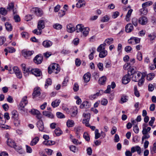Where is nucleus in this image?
<instances>
[{
    "instance_id": "nucleus-32",
    "label": "nucleus",
    "mask_w": 156,
    "mask_h": 156,
    "mask_svg": "<svg viewBox=\"0 0 156 156\" xmlns=\"http://www.w3.org/2000/svg\"><path fill=\"white\" fill-rule=\"evenodd\" d=\"M39 140V138L38 137H36L34 138L30 142V145L31 146L35 145Z\"/></svg>"
},
{
    "instance_id": "nucleus-53",
    "label": "nucleus",
    "mask_w": 156,
    "mask_h": 156,
    "mask_svg": "<svg viewBox=\"0 0 156 156\" xmlns=\"http://www.w3.org/2000/svg\"><path fill=\"white\" fill-rule=\"evenodd\" d=\"M14 123L16 126H18L20 125V121L19 118L14 119Z\"/></svg>"
},
{
    "instance_id": "nucleus-55",
    "label": "nucleus",
    "mask_w": 156,
    "mask_h": 156,
    "mask_svg": "<svg viewBox=\"0 0 156 156\" xmlns=\"http://www.w3.org/2000/svg\"><path fill=\"white\" fill-rule=\"evenodd\" d=\"M134 94L135 95L136 97H139L140 96V93L137 90V87L136 86H135L134 87Z\"/></svg>"
},
{
    "instance_id": "nucleus-16",
    "label": "nucleus",
    "mask_w": 156,
    "mask_h": 156,
    "mask_svg": "<svg viewBox=\"0 0 156 156\" xmlns=\"http://www.w3.org/2000/svg\"><path fill=\"white\" fill-rule=\"evenodd\" d=\"M67 31L69 33H72L75 31L74 26L71 24H69L67 26Z\"/></svg>"
},
{
    "instance_id": "nucleus-42",
    "label": "nucleus",
    "mask_w": 156,
    "mask_h": 156,
    "mask_svg": "<svg viewBox=\"0 0 156 156\" xmlns=\"http://www.w3.org/2000/svg\"><path fill=\"white\" fill-rule=\"evenodd\" d=\"M12 118L14 119L18 118V114L16 110H13L12 112Z\"/></svg>"
},
{
    "instance_id": "nucleus-20",
    "label": "nucleus",
    "mask_w": 156,
    "mask_h": 156,
    "mask_svg": "<svg viewBox=\"0 0 156 156\" xmlns=\"http://www.w3.org/2000/svg\"><path fill=\"white\" fill-rule=\"evenodd\" d=\"M89 29L88 27H84L81 32L82 33V36L86 37L89 34Z\"/></svg>"
},
{
    "instance_id": "nucleus-14",
    "label": "nucleus",
    "mask_w": 156,
    "mask_h": 156,
    "mask_svg": "<svg viewBox=\"0 0 156 156\" xmlns=\"http://www.w3.org/2000/svg\"><path fill=\"white\" fill-rule=\"evenodd\" d=\"M43 60V57L37 55L34 58V61L35 63L37 64L41 63Z\"/></svg>"
},
{
    "instance_id": "nucleus-19",
    "label": "nucleus",
    "mask_w": 156,
    "mask_h": 156,
    "mask_svg": "<svg viewBox=\"0 0 156 156\" xmlns=\"http://www.w3.org/2000/svg\"><path fill=\"white\" fill-rule=\"evenodd\" d=\"M90 107V105L89 102L87 101L83 102L81 105L80 106V108H89Z\"/></svg>"
},
{
    "instance_id": "nucleus-31",
    "label": "nucleus",
    "mask_w": 156,
    "mask_h": 156,
    "mask_svg": "<svg viewBox=\"0 0 156 156\" xmlns=\"http://www.w3.org/2000/svg\"><path fill=\"white\" fill-rule=\"evenodd\" d=\"M74 122L73 120L68 119L66 122V125L68 127H71L74 126Z\"/></svg>"
},
{
    "instance_id": "nucleus-47",
    "label": "nucleus",
    "mask_w": 156,
    "mask_h": 156,
    "mask_svg": "<svg viewBox=\"0 0 156 156\" xmlns=\"http://www.w3.org/2000/svg\"><path fill=\"white\" fill-rule=\"evenodd\" d=\"M14 7V5L13 3L12 2L10 3L9 4L7 9L8 11H10L11 10H12L13 9Z\"/></svg>"
},
{
    "instance_id": "nucleus-50",
    "label": "nucleus",
    "mask_w": 156,
    "mask_h": 156,
    "mask_svg": "<svg viewBox=\"0 0 156 156\" xmlns=\"http://www.w3.org/2000/svg\"><path fill=\"white\" fill-rule=\"evenodd\" d=\"M29 112L32 114L34 115L39 113V111L38 110L34 109H32Z\"/></svg>"
},
{
    "instance_id": "nucleus-15",
    "label": "nucleus",
    "mask_w": 156,
    "mask_h": 156,
    "mask_svg": "<svg viewBox=\"0 0 156 156\" xmlns=\"http://www.w3.org/2000/svg\"><path fill=\"white\" fill-rule=\"evenodd\" d=\"M146 74L145 73H143L141 78L137 81H138V85L139 86H141L144 83V78L146 76Z\"/></svg>"
},
{
    "instance_id": "nucleus-8",
    "label": "nucleus",
    "mask_w": 156,
    "mask_h": 156,
    "mask_svg": "<svg viewBox=\"0 0 156 156\" xmlns=\"http://www.w3.org/2000/svg\"><path fill=\"white\" fill-rule=\"evenodd\" d=\"M142 73L139 72L137 71L136 73L132 75V80L134 82H137L139 80V77L140 76Z\"/></svg>"
},
{
    "instance_id": "nucleus-54",
    "label": "nucleus",
    "mask_w": 156,
    "mask_h": 156,
    "mask_svg": "<svg viewBox=\"0 0 156 156\" xmlns=\"http://www.w3.org/2000/svg\"><path fill=\"white\" fill-rule=\"evenodd\" d=\"M148 37L149 38V39L151 41H152L154 40L156 37V34L154 33H152L148 35Z\"/></svg>"
},
{
    "instance_id": "nucleus-35",
    "label": "nucleus",
    "mask_w": 156,
    "mask_h": 156,
    "mask_svg": "<svg viewBox=\"0 0 156 156\" xmlns=\"http://www.w3.org/2000/svg\"><path fill=\"white\" fill-rule=\"evenodd\" d=\"M6 29L8 31H11L12 30V26L9 22H6L5 24Z\"/></svg>"
},
{
    "instance_id": "nucleus-10",
    "label": "nucleus",
    "mask_w": 156,
    "mask_h": 156,
    "mask_svg": "<svg viewBox=\"0 0 156 156\" xmlns=\"http://www.w3.org/2000/svg\"><path fill=\"white\" fill-rule=\"evenodd\" d=\"M32 11L37 16H41L43 14L42 11L38 8H33Z\"/></svg>"
},
{
    "instance_id": "nucleus-61",
    "label": "nucleus",
    "mask_w": 156,
    "mask_h": 156,
    "mask_svg": "<svg viewBox=\"0 0 156 156\" xmlns=\"http://www.w3.org/2000/svg\"><path fill=\"white\" fill-rule=\"evenodd\" d=\"M132 50V47L130 46H126L125 48V51L127 53L130 52Z\"/></svg>"
},
{
    "instance_id": "nucleus-49",
    "label": "nucleus",
    "mask_w": 156,
    "mask_h": 156,
    "mask_svg": "<svg viewBox=\"0 0 156 156\" xmlns=\"http://www.w3.org/2000/svg\"><path fill=\"white\" fill-rule=\"evenodd\" d=\"M113 40V39L112 38H108L105 40L104 43H105L106 44L107 43L109 45L112 43Z\"/></svg>"
},
{
    "instance_id": "nucleus-18",
    "label": "nucleus",
    "mask_w": 156,
    "mask_h": 156,
    "mask_svg": "<svg viewBox=\"0 0 156 156\" xmlns=\"http://www.w3.org/2000/svg\"><path fill=\"white\" fill-rule=\"evenodd\" d=\"M133 27L130 23L128 24L125 27V30L126 32L129 33L131 32L133 29Z\"/></svg>"
},
{
    "instance_id": "nucleus-6",
    "label": "nucleus",
    "mask_w": 156,
    "mask_h": 156,
    "mask_svg": "<svg viewBox=\"0 0 156 156\" xmlns=\"http://www.w3.org/2000/svg\"><path fill=\"white\" fill-rule=\"evenodd\" d=\"M30 74H34L36 76H40L41 75V72L37 69H33L30 70Z\"/></svg>"
},
{
    "instance_id": "nucleus-39",
    "label": "nucleus",
    "mask_w": 156,
    "mask_h": 156,
    "mask_svg": "<svg viewBox=\"0 0 156 156\" xmlns=\"http://www.w3.org/2000/svg\"><path fill=\"white\" fill-rule=\"evenodd\" d=\"M152 4L153 2L151 1H149L148 2H147L143 3L142 4V7L143 8H146V7L152 5Z\"/></svg>"
},
{
    "instance_id": "nucleus-59",
    "label": "nucleus",
    "mask_w": 156,
    "mask_h": 156,
    "mask_svg": "<svg viewBox=\"0 0 156 156\" xmlns=\"http://www.w3.org/2000/svg\"><path fill=\"white\" fill-rule=\"evenodd\" d=\"M121 100L122 102V103L126 102L128 100L127 97L124 95L122 96L121 98Z\"/></svg>"
},
{
    "instance_id": "nucleus-34",
    "label": "nucleus",
    "mask_w": 156,
    "mask_h": 156,
    "mask_svg": "<svg viewBox=\"0 0 156 156\" xmlns=\"http://www.w3.org/2000/svg\"><path fill=\"white\" fill-rule=\"evenodd\" d=\"M5 51H8L9 53H12L16 51L15 49L12 47H8L4 49Z\"/></svg>"
},
{
    "instance_id": "nucleus-52",
    "label": "nucleus",
    "mask_w": 156,
    "mask_h": 156,
    "mask_svg": "<svg viewBox=\"0 0 156 156\" xmlns=\"http://www.w3.org/2000/svg\"><path fill=\"white\" fill-rule=\"evenodd\" d=\"M56 116L58 118L60 119L64 118L65 116L62 113L58 112L56 113Z\"/></svg>"
},
{
    "instance_id": "nucleus-1",
    "label": "nucleus",
    "mask_w": 156,
    "mask_h": 156,
    "mask_svg": "<svg viewBox=\"0 0 156 156\" xmlns=\"http://www.w3.org/2000/svg\"><path fill=\"white\" fill-rule=\"evenodd\" d=\"M59 65L57 64L54 63L51 64L48 67V71L49 74H51L52 72L56 74L58 73L60 71Z\"/></svg>"
},
{
    "instance_id": "nucleus-43",
    "label": "nucleus",
    "mask_w": 156,
    "mask_h": 156,
    "mask_svg": "<svg viewBox=\"0 0 156 156\" xmlns=\"http://www.w3.org/2000/svg\"><path fill=\"white\" fill-rule=\"evenodd\" d=\"M23 73H24L25 76H27L29 74H30V69L29 68H26L24 70H23Z\"/></svg>"
},
{
    "instance_id": "nucleus-13",
    "label": "nucleus",
    "mask_w": 156,
    "mask_h": 156,
    "mask_svg": "<svg viewBox=\"0 0 156 156\" xmlns=\"http://www.w3.org/2000/svg\"><path fill=\"white\" fill-rule=\"evenodd\" d=\"M52 42L48 40H45L42 42V45L45 48L50 47L52 44Z\"/></svg>"
},
{
    "instance_id": "nucleus-44",
    "label": "nucleus",
    "mask_w": 156,
    "mask_h": 156,
    "mask_svg": "<svg viewBox=\"0 0 156 156\" xmlns=\"http://www.w3.org/2000/svg\"><path fill=\"white\" fill-rule=\"evenodd\" d=\"M77 113V109L76 107L72 109L71 114V116L74 117L76 116Z\"/></svg>"
},
{
    "instance_id": "nucleus-63",
    "label": "nucleus",
    "mask_w": 156,
    "mask_h": 156,
    "mask_svg": "<svg viewBox=\"0 0 156 156\" xmlns=\"http://www.w3.org/2000/svg\"><path fill=\"white\" fill-rule=\"evenodd\" d=\"M119 15V13L118 11H116L113 13L112 16V17L114 19L116 18Z\"/></svg>"
},
{
    "instance_id": "nucleus-23",
    "label": "nucleus",
    "mask_w": 156,
    "mask_h": 156,
    "mask_svg": "<svg viewBox=\"0 0 156 156\" xmlns=\"http://www.w3.org/2000/svg\"><path fill=\"white\" fill-rule=\"evenodd\" d=\"M85 2L84 0H79L78 2L76 4V6L78 8L85 6Z\"/></svg>"
},
{
    "instance_id": "nucleus-3",
    "label": "nucleus",
    "mask_w": 156,
    "mask_h": 156,
    "mask_svg": "<svg viewBox=\"0 0 156 156\" xmlns=\"http://www.w3.org/2000/svg\"><path fill=\"white\" fill-rule=\"evenodd\" d=\"M83 115L85 118L83 120V123L86 126L88 127L90 126L89 122L90 118V115L89 113H84Z\"/></svg>"
},
{
    "instance_id": "nucleus-46",
    "label": "nucleus",
    "mask_w": 156,
    "mask_h": 156,
    "mask_svg": "<svg viewBox=\"0 0 156 156\" xmlns=\"http://www.w3.org/2000/svg\"><path fill=\"white\" fill-rule=\"evenodd\" d=\"M53 27L56 30H60L62 28V26L61 24L58 23L55 24L53 25Z\"/></svg>"
},
{
    "instance_id": "nucleus-17",
    "label": "nucleus",
    "mask_w": 156,
    "mask_h": 156,
    "mask_svg": "<svg viewBox=\"0 0 156 156\" xmlns=\"http://www.w3.org/2000/svg\"><path fill=\"white\" fill-rule=\"evenodd\" d=\"M40 94L41 93L40 88H35L33 93V96L34 98L39 96L40 95Z\"/></svg>"
},
{
    "instance_id": "nucleus-9",
    "label": "nucleus",
    "mask_w": 156,
    "mask_h": 156,
    "mask_svg": "<svg viewBox=\"0 0 156 156\" xmlns=\"http://www.w3.org/2000/svg\"><path fill=\"white\" fill-rule=\"evenodd\" d=\"M130 76L129 75L126 74L122 78V81L123 84H126L130 81Z\"/></svg>"
},
{
    "instance_id": "nucleus-64",
    "label": "nucleus",
    "mask_w": 156,
    "mask_h": 156,
    "mask_svg": "<svg viewBox=\"0 0 156 156\" xmlns=\"http://www.w3.org/2000/svg\"><path fill=\"white\" fill-rule=\"evenodd\" d=\"M32 16L30 15H27L25 17V20L27 21L31 20L32 19Z\"/></svg>"
},
{
    "instance_id": "nucleus-25",
    "label": "nucleus",
    "mask_w": 156,
    "mask_h": 156,
    "mask_svg": "<svg viewBox=\"0 0 156 156\" xmlns=\"http://www.w3.org/2000/svg\"><path fill=\"white\" fill-rule=\"evenodd\" d=\"M146 74V79L150 81L153 79L155 76V74L154 73H151L147 74V73L145 72Z\"/></svg>"
},
{
    "instance_id": "nucleus-28",
    "label": "nucleus",
    "mask_w": 156,
    "mask_h": 156,
    "mask_svg": "<svg viewBox=\"0 0 156 156\" xmlns=\"http://www.w3.org/2000/svg\"><path fill=\"white\" fill-rule=\"evenodd\" d=\"M107 78L106 76H103L99 78L98 80V83L101 85L105 84Z\"/></svg>"
},
{
    "instance_id": "nucleus-21",
    "label": "nucleus",
    "mask_w": 156,
    "mask_h": 156,
    "mask_svg": "<svg viewBox=\"0 0 156 156\" xmlns=\"http://www.w3.org/2000/svg\"><path fill=\"white\" fill-rule=\"evenodd\" d=\"M106 45L105 43H104L103 44H100L98 48L97 51L98 52L103 51L104 50H105V48Z\"/></svg>"
},
{
    "instance_id": "nucleus-11",
    "label": "nucleus",
    "mask_w": 156,
    "mask_h": 156,
    "mask_svg": "<svg viewBox=\"0 0 156 156\" xmlns=\"http://www.w3.org/2000/svg\"><path fill=\"white\" fill-rule=\"evenodd\" d=\"M148 22L147 18L145 16H142L138 20L139 23L142 25L146 24Z\"/></svg>"
},
{
    "instance_id": "nucleus-57",
    "label": "nucleus",
    "mask_w": 156,
    "mask_h": 156,
    "mask_svg": "<svg viewBox=\"0 0 156 156\" xmlns=\"http://www.w3.org/2000/svg\"><path fill=\"white\" fill-rule=\"evenodd\" d=\"M81 129V127L80 126L76 127L74 128L75 131L76 132V133L78 136V138H80V136L78 135V133L80 132Z\"/></svg>"
},
{
    "instance_id": "nucleus-27",
    "label": "nucleus",
    "mask_w": 156,
    "mask_h": 156,
    "mask_svg": "<svg viewBox=\"0 0 156 156\" xmlns=\"http://www.w3.org/2000/svg\"><path fill=\"white\" fill-rule=\"evenodd\" d=\"M44 144L47 146H50L54 144H55V142L50 140H45L43 142Z\"/></svg>"
},
{
    "instance_id": "nucleus-41",
    "label": "nucleus",
    "mask_w": 156,
    "mask_h": 156,
    "mask_svg": "<svg viewBox=\"0 0 156 156\" xmlns=\"http://www.w3.org/2000/svg\"><path fill=\"white\" fill-rule=\"evenodd\" d=\"M52 83L51 80L50 78L48 79L46 81L45 84L44 86L45 87L47 88L48 86L51 85Z\"/></svg>"
},
{
    "instance_id": "nucleus-48",
    "label": "nucleus",
    "mask_w": 156,
    "mask_h": 156,
    "mask_svg": "<svg viewBox=\"0 0 156 156\" xmlns=\"http://www.w3.org/2000/svg\"><path fill=\"white\" fill-rule=\"evenodd\" d=\"M92 52L89 55V58L90 60L93 59L94 58V54L95 53V49L94 48H92Z\"/></svg>"
},
{
    "instance_id": "nucleus-51",
    "label": "nucleus",
    "mask_w": 156,
    "mask_h": 156,
    "mask_svg": "<svg viewBox=\"0 0 156 156\" xmlns=\"http://www.w3.org/2000/svg\"><path fill=\"white\" fill-rule=\"evenodd\" d=\"M42 32V30L36 29L33 31V32L37 35H40Z\"/></svg>"
},
{
    "instance_id": "nucleus-5",
    "label": "nucleus",
    "mask_w": 156,
    "mask_h": 156,
    "mask_svg": "<svg viewBox=\"0 0 156 156\" xmlns=\"http://www.w3.org/2000/svg\"><path fill=\"white\" fill-rule=\"evenodd\" d=\"M27 96L24 97L23 98L22 100L19 105L22 108L20 109V110H23L24 112L25 111L24 110H23V108L28 103V101L27 100Z\"/></svg>"
},
{
    "instance_id": "nucleus-37",
    "label": "nucleus",
    "mask_w": 156,
    "mask_h": 156,
    "mask_svg": "<svg viewBox=\"0 0 156 156\" xmlns=\"http://www.w3.org/2000/svg\"><path fill=\"white\" fill-rule=\"evenodd\" d=\"M132 11L133 10L132 9H130L128 11L127 13L126 16V21H129V18L130 16Z\"/></svg>"
},
{
    "instance_id": "nucleus-2",
    "label": "nucleus",
    "mask_w": 156,
    "mask_h": 156,
    "mask_svg": "<svg viewBox=\"0 0 156 156\" xmlns=\"http://www.w3.org/2000/svg\"><path fill=\"white\" fill-rule=\"evenodd\" d=\"M47 22V20L44 18H41L38 21L37 23V28L38 29L42 30L45 27V23Z\"/></svg>"
},
{
    "instance_id": "nucleus-62",
    "label": "nucleus",
    "mask_w": 156,
    "mask_h": 156,
    "mask_svg": "<svg viewBox=\"0 0 156 156\" xmlns=\"http://www.w3.org/2000/svg\"><path fill=\"white\" fill-rule=\"evenodd\" d=\"M83 137L87 141H89L90 139V137L87 133H84L83 134Z\"/></svg>"
},
{
    "instance_id": "nucleus-4",
    "label": "nucleus",
    "mask_w": 156,
    "mask_h": 156,
    "mask_svg": "<svg viewBox=\"0 0 156 156\" xmlns=\"http://www.w3.org/2000/svg\"><path fill=\"white\" fill-rule=\"evenodd\" d=\"M22 55L26 58H29V57L32 55L34 53L33 51H27L23 50L22 51Z\"/></svg>"
},
{
    "instance_id": "nucleus-26",
    "label": "nucleus",
    "mask_w": 156,
    "mask_h": 156,
    "mask_svg": "<svg viewBox=\"0 0 156 156\" xmlns=\"http://www.w3.org/2000/svg\"><path fill=\"white\" fill-rule=\"evenodd\" d=\"M43 114L44 115H45L46 116H47L50 118H53L54 117L52 113L47 111H43Z\"/></svg>"
},
{
    "instance_id": "nucleus-22",
    "label": "nucleus",
    "mask_w": 156,
    "mask_h": 156,
    "mask_svg": "<svg viewBox=\"0 0 156 156\" xmlns=\"http://www.w3.org/2000/svg\"><path fill=\"white\" fill-rule=\"evenodd\" d=\"M84 27V26L81 24L77 25L75 28V30L76 32L79 33L82 31V30Z\"/></svg>"
},
{
    "instance_id": "nucleus-30",
    "label": "nucleus",
    "mask_w": 156,
    "mask_h": 156,
    "mask_svg": "<svg viewBox=\"0 0 156 156\" xmlns=\"http://www.w3.org/2000/svg\"><path fill=\"white\" fill-rule=\"evenodd\" d=\"M99 52V56L100 58H101L105 57L108 54V52L106 50H104L103 51H101Z\"/></svg>"
},
{
    "instance_id": "nucleus-36",
    "label": "nucleus",
    "mask_w": 156,
    "mask_h": 156,
    "mask_svg": "<svg viewBox=\"0 0 156 156\" xmlns=\"http://www.w3.org/2000/svg\"><path fill=\"white\" fill-rule=\"evenodd\" d=\"M140 12L141 15H146L147 12V10L146 8H143L140 10Z\"/></svg>"
},
{
    "instance_id": "nucleus-29",
    "label": "nucleus",
    "mask_w": 156,
    "mask_h": 156,
    "mask_svg": "<svg viewBox=\"0 0 156 156\" xmlns=\"http://www.w3.org/2000/svg\"><path fill=\"white\" fill-rule=\"evenodd\" d=\"M60 102V100H56L52 102L51 105L53 108H55L59 105Z\"/></svg>"
},
{
    "instance_id": "nucleus-24",
    "label": "nucleus",
    "mask_w": 156,
    "mask_h": 156,
    "mask_svg": "<svg viewBox=\"0 0 156 156\" xmlns=\"http://www.w3.org/2000/svg\"><path fill=\"white\" fill-rule=\"evenodd\" d=\"M83 79L85 82H88L90 79V74L89 73L85 74L83 76Z\"/></svg>"
},
{
    "instance_id": "nucleus-40",
    "label": "nucleus",
    "mask_w": 156,
    "mask_h": 156,
    "mask_svg": "<svg viewBox=\"0 0 156 156\" xmlns=\"http://www.w3.org/2000/svg\"><path fill=\"white\" fill-rule=\"evenodd\" d=\"M110 20V17L108 15H105L103 17L101 20V21L102 22H108Z\"/></svg>"
},
{
    "instance_id": "nucleus-7",
    "label": "nucleus",
    "mask_w": 156,
    "mask_h": 156,
    "mask_svg": "<svg viewBox=\"0 0 156 156\" xmlns=\"http://www.w3.org/2000/svg\"><path fill=\"white\" fill-rule=\"evenodd\" d=\"M7 142V144L8 146L11 147H13L16 149H17L16 147H17V146L16 145L14 141L13 140H12L11 139L8 138Z\"/></svg>"
},
{
    "instance_id": "nucleus-12",
    "label": "nucleus",
    "mask_w": 156,
    "mask_h": 156,
    "mask_svg": "<svg viewBox=\"0 0 156 156\" xmlns=\"http://www.w3.org/2000/svg\"><path fill=\"white\" fill-rule=\"evenodd\" d=\"M37 126L39 129L40 131L41 132L44 131V126L42 121L41 120H39L37 122Z\"/></svg>"
},
{
    "instance_id": "nucleus-33",
    "label": "nucleus",
    "mask_w": 156,
    "mask_h": 156,
    "mask_svg": "<svg viewBox=\"0 0 156 156\" xmlns=\"http://www.w3.org/2000/svg\"><path fill=\"white\" fill-rule=\"evenodd\" d=\"M54 132L56 135L57 136H60L62 133V131L59 127L56 128L55 129Z\"/></svg>"
},
{
    "instance_id": "nucleus-56",
    "label": "nucleus",
    "mask_w": 156,
    "mask_h": 156,
    "mask_svg": "<svg viewBox=\"0 0 156 156\" xmlns=\"http://www.w3.org/2000/svg\"><path fill=\"white\" fill-rule=\"evenodd\" d=\"M52 55V53L51 52L47 51L43 54L44 57L46 58H48Z\"/></svg>"
},
{
    "instance_id": "nucleus-60",
    "label": "nucleus",
    "mask_w": 156,
    "mask_h": 156,
    "mask_svg": "<svg viewBox=\"0 0 156 156\" xmlns=\"http://www.w3.org/2000/svg\"><path fill=\"white\" fill-rule=\"evenodd\" d=\"M79 89V86L77 83H75L73 85V89L75 92L77 91Z\"/></svg>"
},
{
    "instance_id": "nucleus-58",
    "label": "nucleus",
    "mask_w": 156,
    "mask_h": 156,
    "mask_svg": "<svg viewBox=\"0 0 156 156\" xmlns=\"http://www.w3.org/2000/svg\"><path fill=\"white\" fill-rule=\"evenodd\" d=\"M97 66L99 69L101 71H102L103 70V65L102 63L99 62L97 64Z\"/></svg>"
},
{
    "instance_id": "nucleus-38",
    "label": "nucleus",
    "mask_w": 156,
    "mask_h": 156,
    "mask_svg": "<svg viewBox=\"0 0 156 156\" xmlns=\"http://www.w3.org/2000/svg\"><path fill=\"white\" fill-rule=\"evenodd\" d=\"M7 13V10L5 8H0V13L2 15L5 16Z\"/></svg>"
},
{
    "instance_id": "nucleus-45",
    "label": "nucleus",
    "mask_w": 156,
    "mask_h": 156,
    "mask_svg": "<svg viewBox=\"0 0 156 156\" xmlns=\"http://www.w3.org/2000/svg\"><path fill=\"white\" fill-rule=\"evenodd\" d=\"M137 72L133 68L130 69L128 72V75L129 76L136 73Z\"/></svg>"
}]
</instances>
